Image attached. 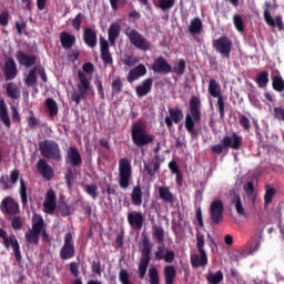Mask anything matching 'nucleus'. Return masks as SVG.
Returning <instances> with one entry per match:
<instances>
[{
	"label": "nucleus",
	"instance_id": "59",
	"mask_svg": "<svg viewBox=\"0 0 284 284\" xmlns=\"http://www.w3.org/2000/svg\"><path fill=\"white\" fill-rule=\"evenodd\" d=\"M84 19H85V16H83V13H78V16L73 18L72 26L74 30H81V23H83Z\"/></svg>",
	"mask_w": 284,
	"mask_h": 284
},
{
	"label": "nucleus",
	"instance_id": "26",
	"mask_svg": "<svg viewBox=\"0 0 284 284\" xmlns=\"http://www.w3.org/2000/svg\"><path fill=\"white\" fill-rule=\"evenodd\" d=\"M57 206V193L53 189H49V191H47L45 200L43 202V207L45 209V211L53 213Z\"/></svg>",
	"mask_w": 284,
	"mask_h": 284
},
{
	"label": "nucleus",
	"instance_id": "40",
	"mask_svg": "<svg viewBox=\"0 0 284 284\" xmlns=\"http://www.w3.org/2000/svg\"><path fill=\"white\" fill-rule=\"evenodd\" d=\"M24 239H26L27 245H30V244H36L37 245L34 216H32V226H31V229L24 233Z\"/></svg>",
	"mask_w": 284,
	"mask_h": 284
},
{
	"label": "nucleus",
	"instance_id": "28",
	"mask_svg": "<svg viewBox=\"0 0 284 284\" xmlns=\"http://www.w3.org/2000/svg\"><path fill=\"white\" fill-rule=\"evenodd\" d=\"M77 42L75 36H72V33H68V31H62L60 33V43L63 49H72Z\"/></svg>",
	"mask_w": 284,
	"mask_h": 284
},
{
	"label": "nucleus",
	"instance_id": "37",
	"mask_svg": "<svg viewBox=\"0 0 284 284\" xmlns=\"http://www.w3.org/2000/svg\"><path fill=\"white\" fill-rule=\"evenodd\" d=\"M121 27L120 24H116V22H113L109 27L108 36H109V42L110 44H115L118 37H120Z\"/></svg>",
	"mask_w": 284,
	"mask_h": 284
},
{
	"label": "nucleus",
	"instance_id": "48",
	"mask_svg": "<svg viewBox=\"0 0 284 284\" xmlns=\"http://www.w3.org/2000/svg\"><path fill=\"white\" fill-rule=\"evenodd\" d=\"M112 95H119L123 91V82L121 78H116L111 84Z\"/></svg>",
	"mask_w": 284,
	"mask_h": 284
},
{
	"label": "nucleus",
	"instance_id": "44",
	"mask_svg": "<svg viewBox=\"0 0 284 284\" xmlns=\"http://www.w3.org/2000/svg\"><path fill=\"white\" fill-rule=\"evenodd\" d=\"M268 82H270L268 71H262V73H258V75L256 77V84L257 87H260V89L267 87Z\"/></svg>",
	"mask_w": 284,
	"mask_h": 284
},
{
	"label": "nucleus",
	"instance_id": "17",
	"mask_svg": "<svg viewBox=\"0 0 284 284\" xmlns=\"http://www.w3.org/2000/svg\"><path fill=\"white\" fill-rule=\"evenodd\" d=\"M37 171L42 175L43 180H52L54 178L53 168L50 166L48 160H45L44 155L40 158L37 162Z\"/></svg>",
	"mask_w": 284,
	"mask_h": 284
},
{
	"label": "nucleus",
	"instance_id": "29",
	"mask_svg": "<svg viewBox=\"0 0 284 284\" xmlns=\"http://www.w3.org/2000/svg\"><path fill=\"white\" fill-rule=\"evenodd\" d=\"M152 87H153L152 78H148L146 80H143V82L135 89L138 98H144L145 95L151 93Z\"/></svg>",
	"mask_w": 284,
	"mask_h": 284
},
{
	"label": "nucleus",
	"instance_id": "45",
	"mask_svg": "<svg viewBox=\"0 0 284 284\" xmlns=\"http://www.w3.org/2000/svg\"><path fill=\"white\" fill-rule=\"evenodd\" d=\"M70 272L74 275L75 280H73L72 284H83V280L79 277V263L78 262H70Z\"/></svg>",
	"mask_w": 284,
	"mask_h": 284
},
{
	"label": "nucleus",
	"instance_id": "41",
	"mask_svg": "<svg viewBox=\"0 0 284 284\" xmlns=\"http://www.w3.org/2000/svg\"><path fill=\"white\" fill-rule=\"evenodd\" d=\"M7 95L12 100H19L21 97L20 90L18 89L17 84L13 82H9L7 84Z\"/></svg>",
	"mask_w": 284,
	"mask_h": 284
},
{
	"label": "nucleus",
	"instance_id": "7",
	"mask_svg": "<svg viewBox=\"0 0 284 284\" xmlns=\"http://www.w3.org/2000/svg\"><path fill=\"white\" fill-rule=\"evenodd\" d=\"M242 144H243L242 135H239V133L234 132L232 133V138L230 135H225L222 140V144H214L211 151L212 153L221 155L224 149L239 150L241 149Z\"/></svg>",
	"mask_w": 284,
	"mask_h": 284
},
{
	"label": "nucleus",
	"instance_id": "22",
	"mask_svg": "<svg viewBox=\"0 0 284 284\" xmlns=\"http://www.w3.org/2000/svg\"><path fill=\"white\" fill-rule=\"evenodd\" d=\"M128 222L130 226H132L133 229H138L140 231L141 229H143L145 217L143 213H141L140 211H132L128 213Z\"/></svg>",
	"mask_w": 284,
	"mask_h": 284
},
{
	"label": "nucleus",
	"instance_id": "27",
	"mask_svg": "<svg viewBox=\"0 0 284 284\" xmlns=\"http://www.w3.org/2000/svg\"><path fill=\"white\" fill-rule=\"evenodd\" d=\"M148 69L144 64H138V67H134V69H131L128 73L126 80L128 82L132 83L135 82V80H139V78H143L146 75Z\"/></svg>",
	"mask_w": 284,
	"mask_h": 284
},
{
	"label": "nucleus",
	"instance_id": "52",
	"mask_svg": "<svg viewBox=\"0 0 284 284\" xmlns=\"http://www.w3.org/2000/svg\"><path fill=\"white\" fill-rule=\"evenodd\" d=\"M119 280L121 284H133V282L130 280V273L126 268H121L119 271Z\"/></svg>",
	"mask_w": 284,
	"mask_h": 284
},
{
	"label": "nucleus",
	"instance_id": "61",
	"mask_svg": "<svg viewBox=\"0 0 284 284\" xmlns=\"http://www.w3.org/2000/svg\"><path fill=\"white\" fill-rule=\"evenodd\" d=\"M175 3V0H159V8L161 10H170V8H173Z\"/></svg>",
	"mask_w": 284,
	"mask_h": 284
},
{
	"label": "nucleus",
	"instance_id": "3",
	"mask_svg": "<svg viewBox=\"0 0 284 284\" xmlns=\"http://www.w3.org/2000/svg\"><path fill=\"white\" fill-rule=\"evenodd\" d=\"M16 60L21 67L31 68L28 75L24 78L26 87H36L38 84V62L37 55H27L24 51H17Z\"/></svg>",
	"mask_w": 284,
	"mask_h": 284
},
{
	"label": "nucleus",
	"instance_id": "54",
	"mask_svg": "<svg viewBox=\"0 0 284 284\" xmlns=\"http://www.w3.org/2000/svg\"><path fill=\"white\" fill-rule=\"evenodd\" d=\"M233 23L236 30H239V32H244L245 26H244V20L242 16H239V13H235V16H233Z\"/></svg>",
	"mask_w": 284,
	"mask_h": 284
},
{
	"label": "nucleus",
	"instance_id": "35",
	"mask_svg": "<svg viewBox=\"0 0 284 284\" xmlns=\"http://www.w3.org/2000/svg\"><path fill=\"white\" fill-rule=\"evenodd\" d=\"M203 30H204V24L201 18H193V20H191V23L189 26V32L191 34H201Z\"/></svg>",
	"mask_w": 284,
	"mask_h": 284
},
{
	"label": "nucleus",
	"instance_id": "9",
	"mask_svg": "<svg viewBox=\"0 0 284 284\" xmlns=\"http://www.w3.org/2000/svg\"><path fill=\"white\" fill-rule=\"evenodd\" d=\"M209 93L212 95V98H217V109H219V115L222 120L225 118V102L224 98L222 95V88L220 82L217 80H210L209 82Z\"/></svg>",
	"mask_w": 284,
	"mask_h": 284
},
{
	"label": "nucleus",
	"instance_id": "33",
	"mask_svg": "<svg viewBox=\"0 0 284 284\" xmlns=\"http://www.w3.org/2000/svg\"><path fill=\"white\" fill-rule=\"evenodd\" d=\"M159 195L166 204H173L175 202V195L170 191L169 186H159Z\"/></svg>",
	"mask_w": 284,
	"mask_h": 284
},
{
	"label": "nucleus",
	"instance_id": "38",
	"mask_svg": "<svg viewBox=\"0 0 284 284\" xmlns=\"http://www.w3.org/2000/svg\"><path fill=\"white\" fill-rule=\"evenodd\" d=\"M144 169H145V171H148V174H149V175L154 176L155 173H156L158 171H160V169H161V162H160L159 155H156V156L154 158V160H152L151 163L146 164V162H145V163H144Z\"/></svg>",
	"mask_w": 284,
	"mask_h": 284
},
{
	"label": "nucleus",
	"instance_id": "1",
	"mask_svg": "<svg viewBox=\"0 0 284 284\" xmlns=\"http://www.w3.org/2000/svg\"><path fill=\"white\" fill-rule=\"evenodd\" d=\"M202 121V102L197 95H192L189 101V112L184 119V126L190 133L191 138H199V131H196L195 125L200 124Z\"/></svg>",
	"mask_w": 284,
	"mask_h": 284
},
{
	"label": "nucleus",
	"instance_id": "13",
	"mask_svg": "<svg viewBox=\"0 0 284 284\" xmlns=\"http://www.w3.org/2000/svg\"><path fill=\"white\" fill-rule=\"evenodd\" d=\"M125 34L130 39L131 44L135 47V49H140V51H150L151 44L146 38H143L136 29H132L131 31H126Z\"/></svg>",
	"mask_w": 284,
	"mask_h": 284
},
{
	"label": "nucleus",
	"instance_id": "2",
	"mask_svg": "<svg viewBox=\"0 0 284 284\" xmlns=\"http://www.w3.org/2000/svg\"><path fill=\"white\" fill-rule=\"evenodd\" d=\"M85 73H94V64H92V62H85L82 67V71L78 72V91H73V93H71V100L72 102H75L77 105L81 104V100L88 99V93L91 89V82Z\"/></svg>",
	"mask_w": 284,
	"mask_h": 284
},
{
	"label": "nucleus",
	"instance_id": "8",
	"mask_svg": "<svg viewBox=\"0 0 284 284\" xmlns=\"http://www.w3.org/2000/svg\"><path fill=\"white\" fill-rule=\"evenodd\" d=\"M132 180V165L128 158L119 161V185L121 189H129Z\"/></svg>",
	"mask_w": 284,
	"mask_h": 284
},
{
	"label": "nucleus",
	"instance_id": "12",
	"mask_svg": "<svg viewBox=\"0 0 284 284\" xmlns=\"http://www.w3.org/2000/svg\"><path fill=\"white\" fill-rule=\"evenodd\" d=\"M213 49L217 53L222 55V58L230 59L232 49H233V42L227 38V36H222V38H217V40L213 41Z\"/></svg>",
	"mask_w": 284,
	"mask_h": 284
},
{
	"label": "nucleus",
	"instance_id": "5",
	"mask_svg": "<svg viewBox=\"0 0 284 284\" xmlns=\"http://www.w3.org/2000/svg\"><path fill=\"white\" fill-rule=\"evenodd\" d=\"M196 248L199 253H193L191 255V266L193 268L204 267L209 264V255L205 251V235L197 231L196 233Z\"/></svg>",
	"mask_w": 284,
	"mask_h": 284
},
{
	"label": "nucleus",
	"instance_id": "24",
	"mask_svg": "<svg viewBox=\"0 0 284 284\" xmlns=\"http://www.w3.org/2000/svg\"><path fill=\"white\" fill-rule=\"evenodd\" d=\"M83 42L87 44V47H90V49H95L98 44V33L95 29H90V27H87L83 31Z\"/></svg>",
	"mask_w": 284,
	"mask_h": 284
},
{
	"label": "nucleus",
	"instance_id": "56",
	"mask_svg": "<svg viewBox=\"0 0 284 284\" xmlns=\"http://www.w3.org/2000/svg\"><path fill=\"white\" fill-rule=\"evenodd\" d=\"M73 207L70 204H67V202H62L59 204V211L63 217H68L71 215Z\"/></svg>",
	"mask_w": 284,
	"mask_h": 284
},
{
	"label": "nucleus",
	"instance_id": "23",
	"mask_svg": "<svg viewBox=\"0 0 284 284\" xmlns=\"http://www.w3.org/2000/svg\"><path fill=\"white\" fill-rule=\"evenodd\" d=\"M270 6H272L270 1L266 2V9L264 10V20L266 21L267 26H273V28L277 26L278 30H284L283 18H281V16H276L274 20V18H272L270 13Z\"/></svg>",
	"mask_w": 284,
	"mask_h": 284
},
{
	"label": "nucleus",
	"instance_id": "34",
	"mask_svg": "<svg viewBox=\"0 0 284 284\" xmlns=\"http://www.w3.org/2000/svg\"><path fill=\"white\" fill-rule=\"evenodd\" d=\"M19 195H20L23 209H27L29 206L28 186H27L23 178H20Z\"/></svg>",
	"mask_w": 284,
	"mask_h": 284
},
{
	"label": "nucleus",
	"instance_id": "4",
	"mask_svg": "<svg viewBox=\"0 0 284 284\" xmlns=\"http://www.w3.org/2000/svg\"><path fill=\"white\" fill-rule=\"evenodd\" d=\"M131 138L133 144L142 149L143 146H149L155 140V135L146 131V126L142 122H134L131 128Z\"/></svg>",
	"mask_w": 284,
	"mask_h": 284
},
{
	"label": "nucleus",
	"instance_id": "15",
	"mask_svg": "<svg viewBox=\"0 0 284 284\" xmlns=\"http://www.w3.org/2000/svg\"><path fill=\"white\" fill-rule=\"evenodd\" d=\"M210 217L213 224H221L224 220V202L223 200H213L210 206Z\"/></svg>",
	"mask_w": 284,
	"mask_h": 284
},
{
	"label": "nucleus",
	"instance_id": "64",
	"mask_svg": "<svg viewBox=\"0 0 284 284\" xmlns=\"http://www.w3.org/2000/svg\"><path fill=\"white\" fill-rule=\"evenodd\" d=\"M274 118L276 120H283L284 121V109L282 106H275Z\"/></svg>",
	"mask_w": 284,
	"mask_h": 284
},
{
	"label": "nucleus",
	"instance_id": "21",
	"mask_svg": "<svg viewBox=\"0 0 284 284\" xmlns=\"http://www.w3.org/2000/svg\"><path fill=\"white\" fill-rule=\"evenodd\" d=\"M17 75H18L17 62H14L13 58H8L4 62V79L9 83V81L14 80Z\"/></svg>",
	"mask_w": 284,
	"mask_h": 284
},
{
	"label": "nucleus",
	"instance_id": "60",
	"mask_svg": "<svg viewBox=\"0 0 284 284\" xmlns=\"http://www.w3.org/2000/svg\"><path fill=\"white\" fill-rule=\"evenodd\" d=\"M146 271H148V267L145 265L144 255L142 254V257L139 262V275H140L141 280H144V277L146 275Z\"/></svg>",
	"mask_w": 284,
	"mask_h": 284
},
{
	"label": "nucleus",
	"instance_id": "50",
	"mask_svg": "<svg viewBox=\"0 0 284 284\" xmlns=\"http://www.w3.org/2000/svg\"><path fill=\"white\" fill-rule=\"evenodd\" d=\"M232 204H235V210L239 215H245L241 195H235L232 200Z\"/></svg>",
	"mask_w": 284,
	"mask_h": 284
},
{
	"label": "nucleus",
	"instance_id": "58",
	"mask_svg": "<svg viewBox=\"0 0 284 284\" xmlns=\"http://www.w3.org/2000/svg\"><path fill=\"white\" fill-rule=\"evenodd\" d=\"M11 118H12L13 123L21 124V122H22L21 113H20L19 109H17V106H14V105L11 106Z\"/></svg>",
	"mask_w": 284,
	"mask_h": 284
},
{
	"label": "nucleus",
	"instance_id": "36",
	"mask_svg": "<svg viewBox=\"0 0 284 284\" xmlns=\"http://www.w3.org/2000/svg\"><path fill=\"white\" fill-rule=\"evenodd\" d=\"M131 202L134 206H141L143 202V191L140 185L133 187L131 193Z\"/></svg>",
	"mask_w": 284,
	"mask_h": 284
},
{
	"label": "nucleus",
	"instance_id": "16",
	"mask_svg": "<svg viewBox=\"0 0 284 284\" xmlns=\"http://www.w3.org/2000/svg\"><path fill=\"white\" fill-rule=\"evenodd\" d=\"M184 118V113L180 106L169 108V115L164 118L168 129H172L174 124H180Z\"/></svg>",
	"mask_w": 284,
	"mask_h": 284
},
{
	"label": "nucleus",
	"instance_id": "55",
	"mask_svg": "<svg viewBox=\"0 0 284 284\" xmlns=\"http://www.w3.org/2000/svg\"><path fill=\"white\" fill-rule=\"evenodd\" d=\"M185 69H186V62L185 60H179L178 65L173 67L172 71L173 73H175L176 75H184L185 73Z\"/></svg>",
	"mask_w": 284,
	"mask_h": 284
},
{
	"label": "nucleus",
	"instance_id": "32",
	"mask_svg": "<svg viewBox=\"0 0 284 284\" xmlns=\"http://www.w3.org/2000/svg\"><path fill=\"white\" fill-rule=\"evenodd\" d=\"M0 121L4 126H7V129H11L12 124L9 115V109L4 100H0Z\"/></svg>",
	"mask_w": 284,
	"mask_h": 284
},
{
	"label": "nucleus",
	"instance_id": "53",
	"mask_svg": "<svg viewBox=\"0 0 284 284\" xmlns=\"http://www.w3.org/2000/svg\"><path fill=\"white\" fill-rule=\"evenodd\" d=\"M84 191L88 193V195H91L93 200L99 197V186H97V184H87Z\"/></svg>",
	"mask_w": 284,
	"mask_h": 284
},
{
	"label": "nucleus",
	"instance_id": "11",
	"mask_svg": "<svg viewBox=\"0 0 284 284\" xmlns=\"http://www.w3.org/2000/svg\"><path fill=\"white\" fill-rule=\"evenodd\" d=\"M77 254V248L74 246L73 233L68 232L64 235V242L60 248L61 260H72Z\"/></svg>",
	"mask_w": 284,
	"mask_h": 284
},
{
	"label": "nucleus",
	"instance_id": "18",
	"mask_svg": "<svg viewBox=\"0 0 284 284\" xmlns=\"http://www.w3.org/2000/svg\"><path fill=\"white\" fill-rule=\"evenodd\" d=\"M65 163L71 164L74 169L83 164V158L77 146H69L68 153L65 155Z\"/></svg>",
	"mask_w": 284,
	"mask_h": 284
},
{
	"label": "nucleus",
	"instance_id": "39",
	"mask_svg": "<svg viewBox=\"0 0 284 284\" xmlns=\"http://www.w3.org/2000/svg\"><path fill=\"white\" fill-rule=\"evenodd\" d=\"M45 106L48 109L50 118H55L59 113L58 102L53 98H48L45 100Z\"/></svg>",
	"mask_w": 284,
	"mask_h": 284
},
{
	"label": "nucleus",
	"instance_id": "46",
	"mask_svg": "<svg viewBox=\"0 0 284 284\" xmlns=\"http://www.w3.org/2000/svg\"><path fill=\"white\" fill-rule=\"evenodd\" d=\"M274 195H276V189L270 185L265 186V193H264L265 206H268V204H272V200L274 199Z\"/></svg>",
	"mask_w": 284,
	"mask_h": 284
},
{
	"label": "nucleus",
	"instance_id": "6",
	"mask_svg": "<svg viewBox=\"0 0 284 284\" xmlns=\"http://www.w3.org/2000/svg\"><path fill=\"white\" fill-rule=\"evenodd\" d=\"M39 151L47 160H55V162L62 161L61 146L54 140H43L39 142Z\"/></svg>",
	"mask_w": 284,
	"mask_h": 284
},
{
	"label": "nucleus",
	"instance_id": "19",
	"mask_svg": "<svg viewBox=\"0 0 284 284\" xmlns=\"http://www.w3.org/2000/svg\"><path fill=\"white\" fill-rule=\"evenodd\" d=\"M152 71H154V73H164V75H168L169 73H172V65L165 58H163V55H160L154 60Z\"/></svg>",
	"mask_w": 284,
	"mask_h": 284
},
{
	"label": "nucleus",
	"instance_id": "10",
	"mask_svg": "<svg viewBox=\"0 0 284 284\" xmlns=\"http://www.w3.org/2000/svg\"><path fill=\"white\" fill-rule=\"evenodd\" d=\"M0 237H2L6 248H10L11 245L17 262L21 263L22 253L17 235H9L8 237L7 231L4 229H0Z\"/></svg>",
	"mask_w": 284,
	"mask_h": 284
},
{
	"label": "nucleus",
	"instance_id": "25",
	"mask_svg": "<svg viewBox=\"0 0 284 284\" xmlns=\"http://www.w3.org/2000/svg\"><path fill=\"white\" fill-rule=\"evenodd\" d=\"M140 248H141V253L144 258V265L148 270V266L151 262V253H152V243L148 235H144V237L142 240V246Z\"/></svg>",
	"mask_w": 284,
	"mask_h": 284
},
{
	"label": "nucleus",
	"instance_id": "20",
	"mask_svg": "<svg viewBox=\"0 0 284 284\" xmlns=\"http://www.w3.org/2000/svg\"><path fill=\"white\" fill-rule=\"evenodd\" d=\"M100 53L101 60L105 65H113V58L110 53V44L105 38H100Z\"/></svg>",
	"mask_w": 284,
	"mask_h": 284
},
{
	"label": "nucleus",
	"instance_id": "43",
	"mask_svg": "<svg viewBox=\"0 0 284 284\" xmlns=\"http://www.w3.org/2000/svg\"><path fill=\"white\" fill-rule=\"evenodd\" d=\"M209 284H220L224 280L223 271H216L215 273H209L206 277Z\"/></svg>",
	"mask_w": 284,
	"mask_h": 284
},
{
	"label": "nucleus",
	"instance_id": "63",
	"mask_svg": "<svg viewBox=\"0 0 284 284\" xmlns=\"http://www.w3.org/2000/svg\"><path fill=\"white\" fill-rule=\"evenodd\" d=\"M155 257L158 260H165V244L160 243V245L158 246V251L155 252Z\"/></svg>",
	"mask_w": 284,
	"mask_h": 284
},
{
	"label": "nucleus",
	"instance_id": "62",
	"mask_svg": "<svg viewBox=\"0 0 284 284\" xmlns=\"http://www.w3.org/2000/svg\"><path fill=\"white\" fill-rule=\"evenodd\" d=\"M138 62H140L139 58H134L133 55H125L123 60V64H125V67H134Z\"/></svg>",
	"mask_w": 284,
	"mask_h": 284
},
{
	"label": "nucleus",
	"instance_id": "47",
	"mask_svg": "<svg viewBox=\"0 0 284 284\" xmlns=\"http://www.w3.org/2000/svg\"><path fill=\"white\" fill-rule=\"evenodd\" d=\"M272 80H273L272 87L274 91H278L280 93H282L284 91V80L281 77V74L273 75Z\"/></svg>",
	"mask_w": 284,
	"mask_h": 284
},
{
	"label": "nucleus",
	"instance_id": "57",
	"mask_svg": "<svg viewBox=\"0 0 284 284\" xmlns=\"http://www.w3.org/2000/svg\"><path fill=\"white\" fill-rule=\"evenodd\" d=\"M239 124L244 129V131H251L252 123L246 115H239Z\"/></svg>",
	"mask_w": 284,
	"mask_h": 284
},
{
	"label": "nucleus",
	"instance_id": "49",
	"mask_svg": "<svg viewBox=\"0 0 284 284\" xmlns=\"http://www.w3.org/2000/svg\"><path fill=\"white\" fill-rule=\"evenodd\" d=\"M27 124L31 130H36L40 126V120L34 115L33 111H30V115L27 118Z\"/></svg>",
	"mask_w": 284,
	"mask_h": 284
},
{
	"label": "nucleus",
	"instance_id": "42",
	"mask_svg": "<svg viewBox=\"0 0 284 284\" xmlns=\"http://www.w3.org/2000/svg\"><path fill=\"white\" fill-rule=\"evenodd\" d=\"M148 275H149L150 284H160L161 278H160L159 268H156V266H150L148 271Z\"/></svg>",
	"mask_w": 284,
	"mask_h": 284
},
{
	"label": "nucleus",
	"instance_id": "31",
	"mask_svg": "<svg viewBox=\"0 0 284 284\" xmlns=\"http://www.w3.org/2000/svg\"><path fill=\"white\" fill-rule=\"evenodd\" d=\"M34 233H36V245L40 244V235L45 226L44 219L42 215H33Z\"/></svg>",
	"mask_w": 284,
	"mask_h": 284
},
{
	"label": "nucleus",
	"instance_id": "14",
	"mask_svg": "<svg viewBox=\"0 0 284 284\" xmlns=\"http://www.w3.org/2000/svg\"><path fill=\"white\" fill-rule=\"evenodd\" d=\"M0 211L4 215H19L20 213V204L14 200V197H11V195H7V197H3L2 202H0Z\"/></svg>",
	"mask_w": 284,
	"mask_h": 284
},
{
	"label": "nucleus",
	"instance_id": "30",
	"mask_svg": "<svg viewBox=\"0 0 284 284\" xmlns=\"http://www.w3.org/2000/svg\"><path fill=\"white\" fill-rule=\"evenodd\" d=\"M164 284H174L178 275V271L173 264H166L163 267Z\"/></svg>",
	"mask_w": 284,
	"mask_h": 284
},
{
	"label": "nucleus",
	"instance_id": "51",
	"mask_svg": "<svg viewBox=\"0 0 284 284\" xmlns=\"http://www.w3.org/2000/svg\"><path fill=\"white\" fill-rule=\"evenodd\" d=\"M153 236L158 240L159 244L164 242L165 232L163 226H158L156 224L153 226Z\"/></svg>",
	"mask_w": 284,
	"mask_h": 284
}]
</instances>
